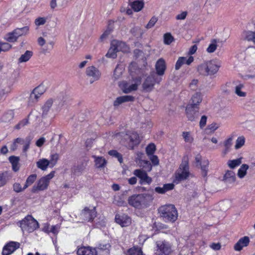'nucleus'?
Listing matches in <instances>:
<instances>
[{
  "label": "nucleus",
  "mask_w": 255,
  "mask_h": 255,
  "mask_svg": "<svg viewBox=\"0 0 255 255\" xmlns=\"http://www.w3.org/2000/svg\"><path fill=\"white\" fill-rule=\"evenodd\" d=\"M246 53L250 59L251 62L255 64V47H249L246 50Z\"/></svg>",
  "instance_id": "e433bc0d"
},
{
  "label": "nucleus",
  "mask_w": 255,
  "mask_h": 255,
  "mask_svg": "<svg viewBox=\"0 0 255 255\" xmlns=\"http://www.w3.org/2000/svg\"><path fill=\"white\" fill-rule=\"evenodd\" d=\"M130 2L131 8L136 12L141 10L144 6V2L142 0L133 1Z\"/></svg>",
  "instance_id": "f704fd0d"
},
{
  "label": "nucleus",
  "mask_w": 255,
  "mask_h": 255,
  "mask_svg": "<svg viewBox=\"0 0 255 255\" xmlns=\"http://www.w3.org/2000/svg\"><path fill=\"white\" fill-rule=\"evenodd\" d=\"M17 31H19V30L15 29L12 32L7 33L5 36L4 39L9 42L16 41L17 38L20 36V33L17 32Z\"/></svg>",
  "instance_id": "cd10ccee"
},
{
  "label": "nucleus",
  "mask_w": 255,
  "mask_h": 255,
  "mask_svg": "<svg viewBox=\"0 0 255 255\" xmlns=\"http://www.w3.org/2000/svg\"><path fill=\"white\" fill-rule=\"evenodd\" d=\"M37 178V175L36 174H32L30 175L26 179L25 184L24 185V189H26L29 186L31 185L36 180Z\"/></svg>",
  "instance_id": "4c0bfd02"
},
{
  "label": "nucleus",
  "mask_w": 255,
  "mask_h": 255,
  "mask_svg": "<svg viewBox=\"0 0 255 255\" xmlns=\"http://www.w3.org/2000/svg\"><path fill=\"white\" fill-rule=\"evenodd\" d=\"M201 101L202 98L201 95L199 93H196L192 97L191 103L188 105H193L194 107H198V104H199Z\"/></svg>",
  "instance_id": "ea45409f"
},
{
  "label": "nucleus",
  "mask_w": 255,
  "mask_h": 255,
  "mask_svg": "<svg viewBox=\"0 0 255 255\" xmlns=\"http://www.w3.org/2000/svg\"><path fill=\"white\" fill-rule=\"evenodd\" d=\"M152 200V196L148 194H138L129 196L128 201L130 206L140 209L148 207Z\"/></svg>",
  "instance_id": "f257e3e1"
},
{
  "label": "nucleus",
  "mask_w": 255,
  "mask_h": 255,
  "mask_svg": "<svg viewBox=\"0 0 255 255\" xmlns=\"http://www.w3.org/2000/svg\"><path fill=\"white\" fill-rule=\"evenodd\" d=\"M19 225L23 233H31L39 228L38 222L31 215L26 216L19 222Z\"/></svg>",
  "instance_id": "7ed1b4c3"
},
{
  "label": "nucleus",
  "mask_w": 255,
  "mask_h": 255,
  "mask_svg": "<svg viewBox=\"0 0 255 255\" xmlns=\"http://www.w3.org/2000/svg\"><path fill=\"white\" fill-rule=\"evenodd\" d=\"M220 126V124L216 122H213L209 125H208V130H210V132L214 133L216 130H217Z\"/></svg>",
  "instance_id": "5fc2aeb1"
},
{
  "label": "nucleus",
  "mask_w": 255,
  "mask_h": 255,
  "mask_svg": "<svg viewBox=\"0 0 255 255\" xmlns=\"http://www.w3.org/2000/svg\"><path fill=\"white\" fill-rule=\"evenodd\" d=\"M125 139L127 142V146L130 149H133L134 146L138 145L140 141L138 134L135 132H128L126 134Z\"/></svg>",
  "instance_id": "f8f14e48"
},
{
  "label": "nucleus",
  "mask_w": 255,
  "mask_h": 255,
  "mask_svg": "<svg viewBox=\"0 0 255 255\" xmlns=\"http://www.w3.org/2000/svg\"><path fill=\"white\" fill-rule=\"evenodd\" d=\"M37 167L41 169L42 170L45 171L47 169L48 166H50L49 160L45 158H42L39 159L36 162Z\"/></svg>",
  "instance_id": "2f4dec72"
},
{
  "label": "nucleus",
  "mask_w": 255,
  "mask_h": 255,
  "mask_svg": "<svg viewBox=\"0 0 255 255\" xmlns=\"http://www.w3.org/2000/svg\"><path fill=\"white\" fill-rule=\"evenodd\" d=\"M55 171H51L49 174L40 178L32 187L31 192L36 193L38 191L46 190L49 185L50 180L54 177Z\"/></svg>",
  "instance_id": "20e7f679"
},
{
  "label": "nucleus",
  "mask_w": 255,
  "mask_h": 255,
  "mask_svg": "<svg viewBox=\"0 0 255 255\" xmlns=\"http://www.w3.org/2000/svg\"><path fill=\"white\" fill-rule=\"evenodd\" d=\"M237 178L235 172L231 170H227L223 176V182L228 187L232 186L236 182Z\"/></svg>",
  "instance_id": "4468645a"
},
{
  "label": "nucleus",
  "mask_w": 255,
  "mask_h": 255,
  "mask_svg": "<svg viewBox=\"0 0 255 255\" xmlns=\"http://www.w3.org/2000/svg\"><path fill=\"white\" fill-rule=\"evenodd\" d=\"M221 43V41L219 38H211L208 44V53L215 52L218 48L220 47Z\"/></svg>",
  "instance_id": "b1692460"
},
{
  "label": "nucleus",
  "mask_w": 255,
  "mask_h": 255,
  "mask_svg": "<svg viewBox=\"0 0 255 255\" xmlns=\"http://www.w3.org/2000/svg\"><path fill=\"white\" fill-rule=\"evenodd\" d=\"M156 150V146L154 143H151L149 144L146 147V152L147 155L150 156L153 155Z\"/></svg>",
  "instance_id": "864d4df0"
},
{
  "label": "nucleus",
  "mask_w": 255,
  "mask_h": 255,
  "mask_svg": "<svg viewBox=\"0 0 255 255\" xmlns=\"http://www.w3.org/2000/svg\"><path fill=\"white\" fill-rule=\"evenodd\" d=\"M93 157L94 158L95 165L97 168H103L106 166L107 161L104 157L96 155H93Z\"/></svg>",
  "instance_id": "bb28decb"
},
{
  "label": "nucleus",
  "mask_w": 255,
  "mask_h": 255,
  "mask_svg": "<svg viewBox=\"0 0 255 255\" xmlns=\"http://www.w3.org/2000/svg\"><path fill=\"white\" fill-rule=\"evenodd\" d=\"M86 74L90 78L91 84L100 79L101 73L99 70L94 66H89L86 68Z\"/></svg>",
  "instance_id": "ddd939ff"
},
{
  "label": "nucleus",
  "mask_w": 255,
  "mask_h": 255,
  "mask_svg": "<svg viewBox=\"0 0 255 255\" xmlns=\"http://www.w3.org/2000/svg\"><path fill=\"white\" fill-rule=\"evenodd\" d=\"M158 211L161 216L166 221L173 222L177 219V211L173 205L162 206L159 208Z\"/></svg>",
  "instance_id": "f03ea898"
},
{
  "label": "nucleus",
  "mask_w": 255,
  "mask_h": 255,
  "mask_svg": "<svg viewBox=\"0 0 255 255\" xmlns=\"http://www.w3.org/2000/svg\"><path fill=\"white\" fill-rule=\"evenodd\" d=\"M53 105L56 110L59 111L64 106V102L59 99H48L42 107V115H46Z\"/></svg>",
  "instance_id": "1a4fd4ad"
},
{
  "label": "nucleus",
  "mask_w": 255,
  "mask_h": 255,
  "mask_svg": "<svg viewBox=\"0 0 255 255\" xmlns=\"http://www.w3.org/2000/svg\"><path fill=\"white\" fill-rule=\"evenodd\" d=\"M140 83V78H135L128 82L123 81L119 84V86L124 93L127 94L136 90Z\"/></svg>",
  "instance_id": "6e6552de"
},
{
  "label": "nucleus",
  "mask_w": 255,
  "mask_h": 255,
  "mask_svg": "<svg viewBox=\"0 0 255 255\" xmlns=\"http://www.w3.org/2000/svg\"><path fill=\"white\" fill-rule=\"evenodd\" d=\"M97 211L95 207H86L81 211V218L87 222H92L96 217Z\"/></svg>",
  "instance_id": "9b49d317"
},
{
  "label": "nucleus",
  "mask_w": 255,
  "mask_h": 255,
  "mask_svg": "<svg viewBox=\"0 0 255 255\" xmlns=\"http://www.w3.org/2000/svg\"><path fill=\"white\" fill-rule=\"evenodd\" d=\"M162 80L161 77L153 72L148 76L142 84L143 89L146 92H150L153 89L155 83L159 84Z\"/></svg>",
  "instance_id": "423d86ee"
},
{
  "label": "nucleus",
  "mask_w": 255,
  "mask_h": 255,
  "mask_svg": "<svg viewBox=\"0 0 255 255\" xmlns=\"http://www.w3.org/2000/svg\"><path fill=\"white\" fill-rule=\"evenodd\" d=\"M244 88V84L239 82L235 86V93L240 97H245L246 96V93L243 91L242 89Z\"/></svg>",
  "instance_id": "72a5a7b5"
},
{
  "label": "nucleus",
  "mask_w": 255,
  "mask_h": 255,
  "mask_svg": "<svg viewBox=\"0 0 255 255\" xmlns=\"http://www.w3.org/2000/svg\"><path fill=\"white\" fill-rule=\"evenodd\" d=\"M111 248V245L109 243L102 242L98 244V245L97 247V248L102 251H106L108 252L109 251V250Z\"/></svg>",
  "instance_id": "de8ad7c7"
},
{
  "label": "nucleus",
  "mask_w": 255,
  "mask_h": 255,
  "mask_svg": "<svg viewBox=\"0 0 255 255\" xmlns=\"http://www.w3.org/2000/svg\"><path fill=\"white\" fill-rule=\"evenodd\" d=\"M46 91V88L43 85H40L36 87L30 95L29 100L34 103L37 101L39 97Z\"/></svg>",
  "instance_id": "f3484780"
},
{
  "label": "nucleus",
  "mask_w": 255,
  "mask_h": 255,
  "mask_svg": "<svg viewBox=\"0 0 255 255\" xmlns=\"http://www.w3.org/2000/svg\"><path fill=\"white\" fill-rule=\"evenodd\" d=\"M182 135L186 142L191 143L193 141L194 138L190 132L183 131Z\"/></svg>",
  "instance_id": "a18cd8bd"
},
{
  "label": "nucleus",
  "mask_w": 255,
  "mask_h": 255,
  "mask_svg": "<svg viewBox=\"0 0 255 255\" xmlns=\"http://www.w3.org/2000/svg\"><path fill=\"white\" fill-rule=\"evenodd\" d=\"M85 167L83 165H77L73 168V173L74 174L79 176L83 172V171L85 170Z\"/></svg>",
  "instance_id": "603ef678"
},
{
  "label": "nucleus",
  "mask_w": 255,
  "mask_h": 255,
  "mask_svg": "<svg viewBox=\"0 0 255 255\" xmlns=\"http://www.w3.org/2000/svg\"><path fill=\"white\" fill-rule=\"evenodd\" d=\"M128 255H144L140 248L133 247L128 251Z\"/></svg>",
  "instance_id": "a19ab883"
},
{
  "label": "nucleus",
  "mask_w": 255,
  "mask_h": 255,
  "mask_svg": "<svg viewBox=\"0 0 255 255\" xmlns=\"http://www.w3.org/2000/svg\"><path fill=\"white\" fill-rule=\"evenodd\" d=\"M77 254L78 255H97V251L95 248L83 246L78 248Z\"/></svg>",
  "instance_id": "412c9836"
},
{
  "label": "nucleus",
  "mask_w": 255,
  "mask_h": 255,
  "mask_svg": "<svg viewBox=\"0 0 255 255\" xmlns=\"http://www.w3.org/2000/svg\"><path fill=\"white\" fill-rule=\"evenodd\" d=\"M234 137V135L233 134H232L229 138H228L226 140H225L224 142V145L227 150H228L231 146Z\"/></svg>",
  "instance_id": "bf43d9fd"
},
{
  "label": "nucleus",
  "mask_w": 255,
  "mask_h": 255,
  "mask_svg": "<svg viewBox=\"0 0 255 255\" xmlns=\"http://www.w3.org/2000/svg\"><path fill=\"white\" fill-rule=\"evenodd\" d=\"M245 143V137L242 135L239 136L236 140L235 148L238 149L243 146Z\"/></svg>",
  "instance_id": "37998d69"
},
{
  "label": "nucleus",
  "mask_w": 255,
  "mask_h": 255,
  "mask_svg": "<svg viewBox=\"0 0 255 255\" xmlns=\"http://www.w3.org/2000/svg\"><path fill=\"white\" fill-rule=\"evenodd\" d=\"M134 99V97L132 96L125 95L120 96L116 98L114 102L113 105L114 107H118L124 103L133 101Z\"/></svg>",
  "instance_id": "393cba45"
},
{
  "label": "nucleus",
  "mask_w": 255,
  "mask_h": 255,
  "mask_svg": "<svg viewBox=\"0 0 255 255\" xmlns=\"http://www.w3.org/2000/svg\"><path fill=\"white\" fill-rule=\"evenodd\" d=\"M4 86V84H3L1 88H0V96L1 97H4L5 95L7 94L9 92V88L5 87Z\"/></svg>",
  "instance_id": "774afa93"
},
{
  "label": "nucleus",
  "mask_w": 255,
  "mask_h": 255,
  "mask_svg": "<svg viewBox=\"0 0 255 255\" xmlns=\"http://www.w3.org/2000/svg\"><path fill=\"white\" fill-rule=\"evenodd\" d=\"M113 45L117 47L118 51H122L123 52H128V47L124 42L118 41L117 40H113Z\"/></svg>",
  "instance_id": "c85d7f7f"
},
{
  "label": "nucleus",
  "mask_w": 255,
  "mask_h": 255,
  "mask_svg": "<svg viewBox=\"0 0 255 255\" xmlns=\"http://www.w3.org/2000/svg\"><path fill=\"white\" fill-rule=\"evenodd\" d=\"M19 247V243L16 242H10L3 248V255H10Z\"/></svg>",
  "instance_id": "a211bd4d"
},
{
  "label": "nucleus",
  "mask_w": 255,
  "mask_h": 255,
  "mask_svg": "<svg viewBox=\"0 0 255 255\" xmlns=\"http://www.w3.org/2000/svg\"><path fill=\"white\" fill-rule=\"evenodd\" d=\"M249 166L247 164H243L237 172V176L240 179L244 178L247 174Z\"/></svg>",
  "instance_id": "c756f323"
},
{
  "label": "nucleus",
  "mask_w": 255,
  "mask_h": 255,
  "mask_svg": "<svg viewBox=\"0 0 255 255\" xmlns=\"http://www.w3.org/2000/svg\"><path fill=\"white\" fill-rule=\"evenodd\" d=\"M156 252L159 255H169L172 252L171 245L165 241H158L156 242Z\"/></svg>",
  "instance_id": "9d476101"
},
{
  "label": "nucleus",
  "mask_w": 255,
  "mask_h": 255,
  "mask_svg": "<svg viewBox=\"0 0 255 255\" xmlns=\"http://www.w3.org/2000/svg\"><path fill=\"white\" fill-rule=\"evenodd\" d=\"M116 223L122 227H127L131 224V219L125 214H117L115 216Z\"/></svg>",
  "instance_id": "aec40b11"
},
{
  "label": "nucleus",
  "mask_w": 255,
  "mask_h": 255,
  "mask_svg": "<svg viewBox=\"0 0 255 255\" xmlns=\"http://www.w3.org/2000/svg\"><path fill=\"white\" fill-rule=\"evenodd\" d=\"M13 189L14 192L19 193L23 191L25 189H24V186L22 187L20 183H14L13 184Z\"/></svg>",
  "instance_id": "0e129e2a"
},
{
  "label": "nucleus",
  "mask_w": 255,
  "mask_h": 255,
  "mask_svg": "<svg viewBox=\"0 0 255 255\" xmlns=\"http://www.w3.org/2000/svg\"><path fill=\"white\" fill-rule=\"evenodd\" d=\"M243 157H240L237 159L229 160L227 162L228 166L232 169L236 168L242 163Z\"/></svg>",
  "instance_id": "7c9ffc66"
},
{
  "label": "nucleus",
  "mask_w": 255,
  "mask_h": 255,
  "mask_svg": "<svg viewBox=\"0 0 255 255\" xmlns=\"http://www.w3.org/2000/svg\"><path fill=\"white\" fill-rule=\"evenodd\" d=\"M189 168L188 162H182L175 173L174 182L178 183L180 181L186 180L190 175Z\"/></svg>",
  "instance_id": "39448f33"
},
{
  "label": "nucleus",
  "mask_w": 255,
  "mask_h": 255,
  "mask_svg": "<svg viewBox=\"0 0 255 255\" xmlns=\"http://www.w3.org/2000/svg\"><path fill=\"white\" fill-rule=\"evenodd\" d=\"M47 19L45 17H39L35 19L34 23L38 26L44 25L46 23Z\"/></svg>",
  "instance_id": "13d9d810"
},
{
  "label": "nucleus",
  "mask_w": 255,
  "mask_h": 255,
  "mask_svg": "<svg viewBox=\"0 0 255 255\" xmlns=\"http://www.w3.org/2000/svg\"><path fill=\"white\" fill-rule=\"evenodd\" d=\"M9 161L12 164V169L14 171H17L19 169V158L15 156H11L9 157Z\"/></svg>",
  "instance_id": "c9c22d12"
},
{
  "label": "nucleus",
  "mask_w": 255,
  "mask_h": 255,
  "mask_svg": "<svg viewBox=\"0 0 255 255\" xmlns=\"http://www.w3.org/2000/svg\"><path fill=\"white\" fill-rule=\"evenodd\" d=\"M108 154L113 156V157H115L116 158H117L118 160V161L120 162V163H122L123 162V157H122V155L121 154H120V153H119L117 150H110L109 152H108Z\"/></svg>",
  "instance_id": "3c124183"
},
{
  "label": "nucleus",
  "mask_w": 255,
  "mask_h": 255,
  "mask_svg": "<svg viewBox=\"0 0 255 255\" xmlns=\"http://www.w3.org/2000/svg\"><path fill=\"white\" fill-rule=\"evenodd\" d=\"M250 243V239L247 236H245L239 240L234 246V249L236 251H241L243 248L247 247Z\"/></svg>",
  "instance_id": "4be33fe9"
},
{
  "label": "nucleus",
  "mask_w": 255,
  "mask_h": 255,
  "mask_svg": "<svg viewBox=\"0 0 255 255\" xmlns=\"http://www.w3.org/2000/svg\"><path fill=\"white\" fill-rule=\"evenodd\" d=\"M186 60V57H180L177 60L175 66V68L176 70H178L180 68L182 65L185 63Z\"/></svg>",
  "instance_id": "4d7b16f0"
},
{
  "label": "nucleus",
  "mask_w": 255,
  "mask_h": 255,
  "mask_svg": "<svg viewBox=\"0 0 255 255\" xmlns=\"http://www.w3.org/2000/svg\"><path fill=\"white\" fill-rule=\"evenodd\" d=\"M130 32L137 38L140 37L143 33L142 30L139 26H134L130 29Z\"/></svg>",
  "instance_id": "c03bdc74"
},
{
  "label": "nucleus",
  "mask_w": 255,
  "mask_h": 255,
  "mask_svg": "<svg viewBox=\"0 0 255 255\" xmlns=\"http://www.w3.org/2000/svg\"><path fill=\"white\" fill-rule=\"evenodd\" d=\"M60 229V226L59 225H56L50 227V230L48 231L50 233H52L54 235L57 236L58 234Z\"/></svg>",
  "instance_id": "680f3d73"
},
{
  "label": "nucleus",
  "mask_w": 255,
  "mask_h": 255,
  "mask_svg": "<svg viewBox=\"0 0 255 255\" xmlns=\"http://www.w3.org/2000/svg\"><path fill=\"white\" fill-rule=\"evenodd\" d=\"M198 71L201 74H205L207 73V64L204 63L199 66Z\"/></svg>",
  "instance_id": "69168bd1"
},
{
  "label": "nucleus",
  "mask_w": 255,
  "mask_h": 255,
  "mask_svg": "<svg viewBox=\"0 0 255 255\" xmlns=\"http://www.w3.org/2000/svg\"><path fill=\"white\" fill-rule=\"evenodd\" d=\"M118 51L117 47H116L115 45H113V41H112L111 47L106 54V56L110 58H116L117 57V52Z\"/></svg>",
  "instance_id": "473e14b6"
},
{
  "label": "nucleus",
  "mask_w": 255,
  "mask_h": 255,
  "mask_svg": "<svg viewBox=\"0 0 255 255\" xmlns=\"http://www.w3.org/2000/svg\"><path fill=\"white\" fill-rule=\"evenodd\" d=\"M11 48V45L8 43L0 42V52L7 51Z\"/></svg>",
  "instance_id": "6e6d98bb"
},
{
  "label": "nucleus",
  "mask_w": 255,
  "mask_h": 255,
  "mask_svg": "<svg viewBox=\"0 0 255 255\" xmlns=\"http://www.w3.org/2000/svg\"><path fill=\"white\" fill-rule=\"evenodd\" d=\"M29 123L28 119H24L21 121L18 124H17L14 128L16 129H19L24 126L28 125Z\"/></svg>",
  "instance_id": "052dcab7"
},
{
  "label": "nucleus",
  "mask_w": 255,
  "mask_h": 255,
  "mask_svg": "<svg viewBox=\"0 0 255 255\" xmlns=\"http://www.w3.org/2000/svg\"><path fill=\"white\" fill-rule=\"evenodd\" d=\"M219 217V211L211 209L210 210V218L213 220H217Z\"/></svg>",
  "instance_id": "e2e57ef3"
},
{
  "label": "nucleus",
  "mask_w": 255,
  "mask_h": 255,
  "mask_svg": "<svg viewBox=\"0 0 255 255\" xmlns=\"http://www.w3.org/2000/svg\"><path fill=\"white\" fill-rule=\"evenodd\" d=\"M221 67V62L217 59L208 62V75L214 77Z\"/></svg>",
  "instance_id": "dca6fc26"
},
{
  "label": "nucleus",
  "mask_w": 255,
  "mask_h": 255,
  "mask_svg": "<svg viewBox=\"0 0 255 255\" xmlns=\"http://www.w3.org/2000/svg\"><path fill=\"white\" fill-rule=\"evenodd\" d=\"M31 141V137L30 136H27L24 139L20 137L16 138L11 144L10 149L12 151H15L18 149L19 145H22V151L23 153H26L29 148Z\"/></svg>",
  "instance_id": "0eeeda50"
},
{
  "label": "nucleus",
  "mask_w": 255,
  "mask_h": 255,
  "mask_svg": "<svg viewBox=\"0 0 255 255\" xmlns=\"http://www.w3.org/2000/svg\"><path fill=\"white\" fill-rule=\"evenodd\" d=\"M155 69L158 76L160 77L164 74L166 69L165 61L163 58L159 59L155 64Z\"/></svg>",
  "instance_id": "5701e85b"
},
{
  "label": "nucleus",
  "mask_w": 255,
  "mask_h": 255,
  "mask_svg": "<svg viewBox=\"0 0 255 255\" xmlns=\"http://www.w3.org/2000/svg\"><path fill=\"white\" fill-rule=\"evenodd\" d=\"M186 114L187 118L190 121H193L198 117V108L193 105H187L186 108Z\"/></svg>",
  "instance_id": "6ab92c4d"
},
{
  "label": "nucleus",
  "mask_w": 255,
  "mask_h": 255,
  "mask_svg": "<svg viewBox=\"0 0 255 255\" xmlns=\"http://www.w3.org/2000/svg\"><path fill=\"white\" fill-rule=\"evenodd\" d=\"M59 157V154L57 153H53L51 154L50 158L49 160L50 167H53L56 165Z\"/></svg>",
  "instance_id": "8fccbe9b"
},
{
  "label": "nucleus",
  "mask_w": 255,
  "mask_h": 255,
  "mask_svg": "<svg viewBox=\"0 0 255 255\" xmlns=\"http://www.w3.org/2000/svg\"><path fill=\"white\" fill-rule=\"evenodd\" d=\"M32 55V52L30 51L27 50L25 52L21 55L18 59L19 63H23L27 62L29 60Z\"/></svg>",
  "instance_id": "58836bf2"
},
{
  "label": "nucleus",
  "mask_w": 255,
  "mask_h": 255,
  "mask_svg": "<svg viewBox=\"0 0 255 255\" xmlns=\"http://www.w3.org/2000/svg\"><path fill=\"white\" fill-rule=\"evenodd\" d=\"M218 140L216 137H212L210 140V143L208 144V149L213 150L216 149L218 147Z\"/></svg>",
  "instance_id": "79ce46f5"
},
{
  "label": "nucleus",
  "mask_w": 255,
  "mask_h": 255,
  "mask_svg": "<svg viewBox=\"0 0 255 255\" xmlns=\"http://www.w3.org/2000/svg\"><path fill=\"white\" fill-rule=\"evenodd\" d=\"M13 112L11 111H10L6 112L2 116L1 120L3 122H9L13 119Z\"/></svg>",
  "instance_id": "49530a36"
},
{
  "label": "nucleus",
  "mask_w": 255,
  "mask_h": 255,
  "mask_svg": "<svg viewBox=\"0 0 255 255\" xmlns=\"http://www.w3.org/2000/svg\"><path fill=\"white\" fill-rule=\"evenodd\" d=\"M133 175L140 179V184H150L152 182V179L149 177L147 173L141 169H135L133 171Z\"/></svg>",
  "instance_id": "2eb2a0df"
},
{
  "label": "nucleus",
  "mask_w": 255,
  "mask_h": 255,
  "mask_svg": "<svg viewBox=\"0 0 255 255\" xmlns=\"http://www.w3.org/2000/svg\"><path fill=\"white\" fill-rule=\"evenodd\" d=\"M157 21V18L155 17V16H153L150 19L149 21L148 22V23L146 25V28L147 29L151 28V27H152L155 25V24L156 23Z\"/></svg>",
  "instance_id": "338daca9"
},
{
  "label": "nucleus",
  "mask_w": 255,
  "mask_h": 255,
  "mask_svg": "<svg viewBox=\"0 0 255 255\" xmlns=\"http://www.w3.org/2000/svg\"><path fill=\"white\" fill-rule=\"evenodd\" d=\"M242 38L245 41L255 43V32L250 30H245L242 34Z\"/></svg>",
  "instance_id": "a878e982"
},
{
  "label": "nucleus",
  "mask_w": 255,
  "mask_h": 255,
  "mask_svg": "<svg viewBox=\"0 0 255 255\" xmlns=\"http://www.w3.org/2000/svg\"><path fill=\"white\" fill-rule=\"evenodd\" d=\"M174 40L173 36L170 33H166L163 35L164 43L166 45L170 44Z\"/></svg>",
  "instance_id": "09e8293b"
}]
</instances>
